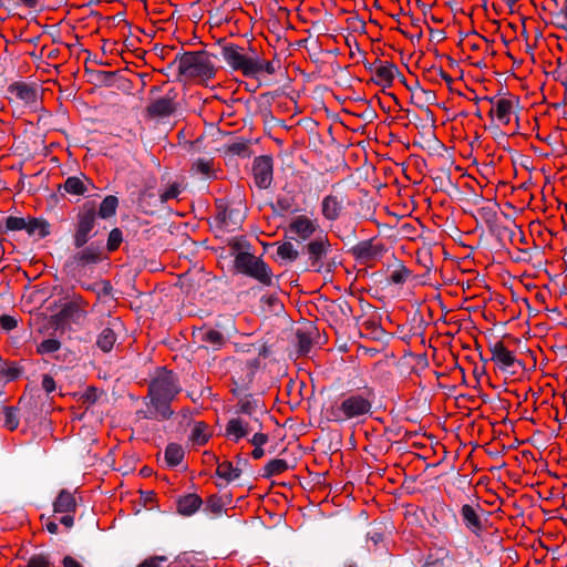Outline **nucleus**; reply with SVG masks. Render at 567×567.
Masks as SVG:
<instances>
[{
	"mask_svg": "<svg viewBox=\"0 0 567 567\" xmlns=\"http://www.w3.org/2000/svg\"><path fill=\"white\" fill-rule=\"evenodd\" d=\"M42 388L45 390V392L51 393L55 390V381L50 375H44L42 380Z\"/></svg>",
	"mask_w": 567,
	"mask_h": 567,
	"instance_id": "nucleus-44",
	"label": "nucleus"
},
{
	"mask_svg": "<svg viewBox=\"0 0 567 567\" xmlns=\"http://www.w3.org/2000/svg\"><path fill=\"white\" fill-rule=\"evenodd\" d=\"M329 247L330 243L327 236L318 237L307 245V252L312 267H321V259L327 254Z\"/></svg>",
	"mask_w": 567,
	"mask_h": 567,
	"instance_id": "nucleus-13",
	"label": "nucleus"
},
{
	"mask_svg": "<svg viewBox=\"0 0 567 567\" xmlns=\"http://www.w3.org/2000/svg\"><path fill=\"white\" fill-rule=\"evenodd\" d=\"M6 226L9 230H12V231L25 230L27 219H24L22 217L10 216L6 220Z\"/></svg>",
	"mask_w": 567,
	"mask_h": 567,
	"instance_id": "nucleus-39",
	"label": "nucleus"
},
{
	"mask_svg": "<svg viewBox=\"0 0 567 567\" xmlns=\"http://www.w3.org/2000/svg\"><path fill=\"white\" fill-rule=\"evenodd\" d=\"M14 100L31 103L35 100V91L25 83H13L8 89Z\"/></svg>",
	"mask_w": 567,
	"mask_h": 567,
	"instance_id": "nucleus-20",
	"label": "nucleus"
},
{
	"mask_svg": "<svg viewBox=\"0 0 567 567\" xmlns=\"http://www.w3.org/2000/svg\"><path fill=\"white\" fill-rule=\"evenodd\" d=\"M85 316V310L76 302L66 303L56 315L58 324L79 323Z\"/></svg>",
	"mask_w": 567,
	"mask_h": 567,
	"instance_id": "nucleus-14",
	"label": "nucleus"
},
{
	"mask_svg": "<svg viewBox=\"0 0 567 567\" xmlns=\"http://www.w3.org/2000/svg\"><path fill=\"white\" fill-rule=\"evenodd\" d=\"M216 474L226 482H231L239 477L240 470L235 467L231 462L224 461L218 463Z\"/></svg>",
	"mask_w": 567,
	"mask_h": 567,
	"instance_id": "nucleus-25",
	"label": "nucleus"
},
{
	"mask_svg": "<svg viewBox=\"0 0 567 567\" xmlns=\"http://www.w3.org/2000/svg\"><path fill=\"white\" fill-rule=\"evenodd\" d=\"M25 567H54L48 555L37 554L32 555Z\"/></svg>",
	"mask_w": 567,
	"mask_h": 567,
	"instance_id": "nucleus-34",
	"label": "nucleus"
},
{
	"mask_svg": "<svg viewBox=\"0 0 567 567\" xmlns=\"http://www.w3.org/2000/svg\"><path fill=\"white\" fill-rule=\"evenodd\" d=\"M94 225L95 209L93 207L82 209L78 215V224L74 234V245L76 248H81L87 243Z\"/></svg>",
	"mask_w": 567,
	"mask_h": 567,
	"instance_id": "nucleus-8",
	"label": "nucleus"
},
{
	"mask_svg": "<svg viewBox=\"0 0 567 567\" xmlns=\"http://www.w3.org/2000/svg\"><path fill=\"white\" fill-rule=\"evenodd\" d=\"M115 341L116 334L114 330L111 328H104L97 337L96 344L102 351L109 352L112 350Z\"/></svg>",
	"mask_w": 567,
	"mask_h": 567,
	"instance_id": "nucleus-27",
	"label": "nucleus"
},
{
	"mask_svg": "<svg viewBox=\"0 0 567 567\" xmlns=\"http://www.w3.org/2000/svg\"><path fill=\"white\" fill-rule=\"evenodd\" d=\"M231 247H233L234 249H239V247H240V246H239V244H238V243H235V244H233V245H231Z\"/></svg>",
	"mask_w": 567,
	"mask_h": 567,
	"instance_id": "nucleus-52",
	"label": "nucleus"
},
{
	"mask_svg": "<svg viewBox=\"0 0 567 567\" xmlns=\"http://www.w3.org/2000/svg\"><path fill=\"white\" fill-rule=\"evenodd\" d=\"M203 340L213 344V346H220L223 343V334L214 329H209L204 332Z\"/></svg>",
	"mask_w": 567,
	"mask_h": 567,
	"instance_id": "nucleus-41",
	"label": "nucleus"
},
{
	"mask_svg": "<svg viewBox=\"0 0 567 567\" xmlns=\"http://www.w3.org/2000/svg\"><path fill=\"white\" fill-rule=\"evenodd\" d=\"M451 508L443 502H437L433 506V520L441 526L446 525V517L451 513Z\"/></svg>",
	"mask_w": 567,
	"mask_h": 567,
	"instance_id": "nucleus-31",
	"label": "nucleus"
},
{
	"mask_svg": "<svg viewBox=\"0 0 567 567\" xmlns=\"http://www.w3.org/2000/svg\"><path fill=\"white\" fill-rule=\"evenodd\" d=\"M251 69H252L251 73L249 75L250 78H256L262 73L272 75L277 71V68L272 61H266V60H261L259 58H254Z\"/></svg>",
	"mask_w": 567,
	"mask_h": 567,
	"instance_id": "nucleus-24",
	"label": "nucleus"
},
{
	"mask_svg": "<svg viewBox=\"0 0 567 567\" xmlns=\"http://www.w3.org/2000/svg\"><path fill=\"white\" fill-rule=\"evenodd\" d=\"M489 350L492 353V361L501 370H508L515 364L516 358L514 353L508 350L502 341L495 342Z\"/></svg>",
	"mask_w": 567,
	"mask_h": 567,
	"instance_id": "nucleus-12",
	"label": "nucleus"
},
{
	"mask_svg": "<svg viewBox=\"0 0 567 567\" xmlns=\"http://www.w3.org/2000/svg\"><path fill=\"white\" fill-rule=\"evenodd\" d=\"M17 324L18 320L12 316L2 315L0 317V327L6 331L13 330L17 327Z\"/></svg>",
	"mask_w": 567,
	"mask_h": 567,
	"instance_id": "nucleus-43",
	"label": "nucleus"
},
{
	"mask_svg": "<svg viewBox=\"0 0 567 567\" xmlns=\"http://www.w3.org/2000/svg\"><path fill=\"white\" fill-rule=\"evenodd\" d=\"M62 567H83V565L72 556H65L62 559Z\"/></svg>",
	"mask_w": 567,
	"mask_h": 567,
	"instance_id": "nucleus-46",
	"label": "nucleus"
},
{
	"mask_svg": "<svg viewBox=\"0 0 567 567\" xmlns=\"http://www.w3.org/2000/svg\"><path fill=\"white\" fill-rule=\"evenodd\" d=\"M53 508L56 514H74L76 501L73 493L62 489L53 503Z\"/></svg>",
	"mask_w": 567,
	"mask_h": 567,
	"instance_id": "nucleus-16",
	"label": "nucleus"
},
{
	"mask_svg": "<svg viewBox=\"0 0 567 567\" xmlns=\"http://www.w3.org/2000/svg\"><path fill=\"white\" fill-rule=\"evenodd\" d=\"M373 401L374 392L370 388L344 393L328 409V419L334 422L359 419L371 413Z\"/></svg>",
	"mask_w": 567,
	"mask_h": 567,
	"instance_id": "nucleus-2",
	"label": "nucleus"
},
{
	"mask_svg": "<svg viewBox=\"0 0 567 567\" xmlns=\"http://www.w3.org/2000/svg\"><path fill=\"white\" fill-rule=\"evenodd\" d=\"M178 71L187 79L200 81L210 80L216 73L213 56L206 51L184 53L178 60Z\"/></svg>",
	"mask_w": 567,
	"mask_h": 567,
	"instance_id": "nucleus-3",
	"label": "nucleus"
},
{
	"mask_svg": "<svg viewBox=\"0 0 567 567\" xmlns=\"http://www.w3.org/2000/svg\"><path fill=\"white\" fill-rule=\"evenodd\" d=\"M118 206V199L117 197L113 196V195H109L106 196L101 205H100V208H99V216L101 218H109V217H112L113 215H115L116 213V208Z\"/></svg>",
	"mask_w": 567,
	"mask_h": 567,
	"instance_id": "nucleus-28",
	"label": "nucleus"
},
{
	"mask_svg": "<svg viewBox=\"0 0 567 567\" xmlns=\"http://www.w3.org/2000/svg\"><path fill=\"white\" fill-rule=\"evenodd\" d=\"M234 266L243 275L251 277L265 286L272 284V271L268 265L254 254L240 251L235 256Z\"/></svg>",
	"mask_w": 567,
	"mask_h": 567,
	"instance_id": "nucleus-4",
	"label": "nucleus"
},
{
	"mask_svg": "<svg viewBox=\"0 0 567 567\" xmlns=\"http://www.w3.org/2000/svg\"><path fill=\"white\" fill-rule=\"evenodd\" d=\"M41 0H20L21 4L29 9H34L39 6Z\"/></svg>",
	"mask_w": 567,
	"mask_h": 567,
	"instance_id": "nucleus-49",
	"label": "nucleus"
},
{
	"mask_svg": "<svg viewBox=\"0 0 567 567\" xmlns=\"http://www.w3.org/2000/svg\"><path fill=\"white\" fill-rule=\"evenodd\" d=\"M268 442V435L264 433H256L252 439L250 440V443L254 446H264Z\"/></svg>",
	"mask_w": 567,
	"mask_h": 567,
	"instance_id": "nucleus-45",
	"label": "nucleus"
},
{
	"mask_svg": "<svg viewBox=\"0 0 567 567\" xmlns=\"http://www.w3.org/2000/svg\"><path fill=\"white\" fill-rule=\"evenodd\" d=\"M99 258L100 254L92 247L83 249L75 256V259L82 264H94Z\"/></svg>",
	"mask_w": 567,
	"mask_h": 567,
	"instance_id": "nucleus-33",
	"label": "nucleus"
},
{
	"mask_svg": "<svg viewBox=\"0 0 567 567\" xmlns=\"http://www.w3.org/2000/svg\"><path fill=\"white\" fill-rule=\"evenodd\" d=\"M264 455H265V451H264L262 446H255V449H254V450H252V452H251V456H252L255 460H259V458H261Z\"/></svg>",
	"mask_w": 567,
	"mask_h": 567,
	"instance_id": "nucleus-48",
	"label": "nucleus"
},
{
	"mask_svg": "<svg viewBox=\"0 0 567 567\" xmlns=\"http://www.w3.org/2000/svg\"><path fill=\"white\" fill-rule=\"evenodd\" d=\"M250 429L244 420L235 417L228 421L226 425V435L228 439L238 442L240 439L248 435Z\"/></svg>",
	"mask_w": 567,
	"mask_h": 567,
	"instance_id": "nucleus-19",
	"label": "nucleus"
},
{
	"mask_svg": "<svg viewBox=\"0 0 567 567\" xmlns=\"http://www.w3.org/2000/svg\"><path fill=\"white\" fill-rule=\"evenodd\" d=\"M559 14L564 19L566 28H567V0H564L563 6L559 11Z\"/></svg>",
	"mask_w": 567,
	"mask_h": 567,
	"instance_id": "nucleus-50",
	"label": "nucleus"
},
{
	"mask_svg": "<svg viewBox=\"0 0 567 567\" xmlns=\"http://www.w3.org/2000/svg\"><path fill=\"white\" fill-rule=\"evenodd\" d=\"M181 194V187L177 183H173L168 185L163 193L161 194L162 202H168L171 199L176 198Z\"/></svg>",
	"mask_w": 567,
	"mask_h": 567,
	"instance_id": "nucleus-40",
	"label": "nucleus"
},
{
	"mask_svg": "<svg viewBox=\"0 0 567 567\" xmlns=\"http://www.w3.org/2000/svg\"><path fill=\"white\" fill-rule=\"evenodd\" d=\"M25 231L31 236L37 235L43 238L49 235V224L42 219L30 218L27 220Z\"/></svg>",
	"mask_w": 567,
	"mask_h": 567,
	"instance_id": "nucleus-26",
	"label": "nucleus"
},
{
	"mask_svg": "<svg viewBox=\"0 0 567 567\" xmlns=\"http://www.w3.org/2000/svg\"><path fill=\"white\" fill-rule=\"evenodd\" d=\"M491 109L488 115L496 121L498 126H507L511 124L514 115L516 101L513 97H491L488 99Z\"/></svg>",
	"mask_w": 567,
	"mask_h": 567,
	"instance_id": "nucleus-6",
	"label": "nucleus"
},
{
	"mask_svg": "<svg viewBox=\"0 0 567 567\" xmlns=\"http://www.w3.org/2000/svg\"><path fill=\"white\" fill-rule=\"evenodd\" d=\"M461 515L466 528L473 534L480 535L483 530V524L477 509L470 504H464L461 508Z\"/></svg>",
	"mask_w": 567,
	"mask_h": 567,
	"instance_id": "nucleus-15",
	"label": "nucleus"
},
{
	"mask_svg": "<svg viewBox=\"0 0 567 567\" xmlns=\"http://www.w3.org/2000/svg\"><path fill=\"white\" fill-rule=\"evenodd\" d=\"M147 112L152 116H167L174 112V103L172 99L161 97L148 105Z\"/></svg>",
	"mask_w": 567,
	"mask_h": 567,
	"instance_id": "nucleus-21",
	"label": "nucleus"
},
{
	"mask_svg": "<svg viewBox=\"0 0 567 567\" xmlns=\"http://www.w3.org/2000/svg\"><path fill=\"white\" fill-rule=\"evenodd\" d=\"M347 203V195L337 190V185H333L331 192L323 196L320 203L321 215L326 220L334 221L343 214Z\"/></svg>",
	"mask_w": 567,
	"mask_h": 567,
	"instance_id": "nucleus-5",
	"label": "nucleus"
},
{
	"mask_svg": "<svg viewBox=\"0 0 567 567\" xmlns=\"http://www.w3.org/2000/svg\"><path fill=\"white\" fill-rule=\"evenodd\" d=\"M60 342L55 339L43 340L39 347L38 352L41 354L53 353L60 349Z\"/></svg>",
	"mask_w": 567,
	"mask_h": 567,
	"instance_id": "nucleus-38",
	"label": "nucleus"
},
{
	"mask_svg": "<svg viewBox=\"0 0 567 567\" xmlns=\"http://www.w3.org/2000/svg\"><path fill=\"white\" fill-rule=\"evenodd\" d=\"M411 276V270L403 264H399L390 274L389 280L395 285L404 284Z\"/></svg>",
	"mask_w": 567,
	"mask_h": 567,
	"instance_id": "nucleus-30",
	"label": "nucleus"
},
{
	"mask_svg": "<svg viewBox=\"0 0 567 567\" xmlns=\"http://www.w3.org/2000/svg\"><path fill=\"white\" fill-rule=\"evenodd\" d=\"M277 254L282 259L295 260L298 257V251L291 243H284L277 249Z\"/></svg>",
	"mask_w": 567,
	"mask_h": 567,
	"instance_id": "nucleus-35",
	"label": "nucleus"
},
{
	"mask_svg": "<svg viewBox=\"0 0 567 567\" xmlns=\"http://www.w3.org/2000/svg\"><path fill=\"white\" fill-rule=\"evenodd\" d=\"M210 437L212 431L207 423L203 421L194 422L189 434V441L193 445L203 446L209 441Z\"/></svg>",
	"mask_w": 567,
	"mask_h": 567,
	"instance_id": "nucleus-17",
	"label": "nucleus"
},
{
	"mask_svg": "<svg viewBox=\"0 0 567 567\" xmlns=\"http://www.w3.org/2000/svg\"><path fill=\"white\" fill-rule=\"evenodd\" d=\"M64 189L66 193L72 195H83L86 192V187L80 177L71 176L68 177L64 183Z\"/></svg>",
	"mask_w": 567,
	"mask_h": 567,
	"instance_id": "nucleus-29",
	"label": "nucleus"
},
{
	"mask_svg": "<svg viewBox=\"0 0 567 567\" xmlns=\"http://www.w3.org/2000/svg\"><path fill=\"white\" fill-rule=\"evenodd\" d=\"M123 240L122 231L118 228H114L110 231L107 238V249L110 251L116 250Z\"/></svg>",
	"mask_w": 567,
	"mask_h": 567,
	"instance_id": "nucleus-37",
	"label": "nucleus"
},
{
	"mask_svg": "<svg viewBox=\"0 0 567 567\" xmlns=\"http://www.w3.org/2000/svg\"><path fill=\"white\" fill-rule=\"evenodd\" d=\"M318 227V223L306 215L296 216L289 225L290 231L302 240L310 238Z\"/></svg>",
	"mask_w": 567,
	"mask_h": 567,
	"instance_id": "nucleus-11",
	"label": "nucleus"
},
{
	"mask_svg": "<svg viewBox=\"0 0 567 567\" xmlns=\"http://www.w3.org/2000/svg\"><path fill=\"white\" fill-rule=\"evenodd\" d=\"M45 527H47L48 532L51 534H56L59 530V526L54 522H49Z\"/></svg>",
	"mask_w": 567,
	"mask_h": 567,
	"instance_id": "nucleus-51",
	"label": "nucleus"
},
{
	"mask_svg": "<svg viewBox=\"0 0 567 567\" xmlns=\"http://www.w3.org/2000/svg\"><path fill=\"white\" fill-rule=\"evenodd\" d=\"M202 504L203 501L197 494H186L178 498L177 511L184 516H190L200 508Z\"/></svg>",
	"mask_w": 567,
	"mask_h": 567,
	"instance_id": "nucleus-18",
	"label": "nucleus"
},
{
	"mask_svg": "<svg viewBox=\"0 0 567 567\" xmlns=\"http://www.w3.org/2000/svg\"><path fill=\"white\" fill-rule=\"evenodd\" d=\"M3 413L6 427L10 431L16 430L19 425V420L17 417L16 411L12 408L6 406Z\"/></svg>",
	"mask_w": 567,
	"mask_h": 567,
	"instance_id": "nucleus-36",
	"label": "nucleus"
},
{
	"mask_svg": "<svg viewBox=\"0 0 567 567\" xmlns=\"http://www.w3.org/2000/svg\"><path fill=\"white\" fill-rule=\"evenodd\" d=\"M185 456L184 447L177 443H169L164 452V458L168 467L179 465Z\"/></svg>",
	"mask_w": 567,
	"mask_h": 567,
	"instance_id": "nucleus-22",
	"label": "nucleus"
},
{
	"mask_svg": "<svg viewBox=\"0 0 567 567\" xmlns=\"http://www.w3.org/2000/svg\"><path fill=\"white\" fill-rule=\"evenodd\" d=\"M372 80L377 85L389 87L392 85L395 74L398 73V66L391 62L380 61L371 69Z\"/></svg>",
	"mask_w": 567,
	"mask_h": 567,
	"instance_id": "nucleus-10",
	"label": "nucleus"
},
{
	"mask_svg": "<svg viewBox=\"0 0 567 567\" xmlns=\"http://www.w3.org/2000/svg\"><path fill=\"white\" fill-rule=\"evenodd\" d=\"M181 389L172 371L161 369L148 386L151 413L156 419L166 420L173 414L169 406Z\"/></svg>",
	"mask_w": 567,
	"mask_h": 567,
	"instance_id": "nucleus-1",
	"label": "nucleus"
},
{
	"mask_svg": "<svg viewBox=\"0 0 567 567\" xmlns=\"http://www.w3.org/2000/svg\"><path fill=\"white\" fill-rule=\"evenodd\" d=\"M167 561L165 556H152L144 559L137 565V567H163V564Z\"/></svg>",
	"mask_w": 567,
	"mask_h": 567,
	"instance_id": "nucleus-42",
	"label": "nucleus"
},
{
	"mask_svg": "<svg viewBox=\"0 0 567 567\" xmlns=\"http://www.w3.org/2000/svg\"><path fill=\"white\" fill-rule=\"evenodd\" d=\"M272 159L270 156L255 158L252 165L254 182L260 189L268 188L272 183Z\"/></svg>",
	"mask_w": 567,
	"mask_h": 567,
	"instance_id": "nucleus-9",
	"label": "nucleus"
},
{
	"mask_svg": "<svg viewBox=\"0 0 567 567\" xmlns=\"http://www.w3.org/2000/svg\"><path fill=\"white\" fill-rule=\"evenodd\" d=\"M288 468L289 466L287 461L282 458L270 460L262 468V477L270 478L278 476L288 471Z\"/></svg>",
	"mask_w": 567,
	"mask_h": 567,
	"instance_id": "nucleus-23",
	"label": "nucleus"
},
{
	"mask_svg": "<svg viewBox=\"0 0 567 567\" xmlns=\"http://www.w3.org/2000/svg\"><path fill=\"white\" fill-rule=\"evenodd\" d=\"M60 523L63 524L65 527L70 528L74 523L73 515L65 514L64 516L61 517Z\"/></svg>",
	"mask_w": 567,
	"mask_h": 567,
	"instance_id": "nucleus-47",
	"label": "nucleus"
},
{
	"mask_svg": "<svg viewBox=\"0 0 567 567\" xmlns=\"http://www.w3.org/2000/svg\"><path fill=\"white\" fill-rule=\"evenodd\" d=\"M193 169L206 177L215 175L214 162L212 159L199 158L193 164Z\"/></svg>",
	"mask_w": 567,
	"mask_h": 567,
	"instance_id": "nucleus-32",
	"label": "nucleus"
},
{
	"mask_svg": "<svg viewBox=\"0 0 567 567\" xmlns=\"http://www.w3.org/2000/svg\"><path fill=\"white\" fill-rule=\"evenodd\" d=\"M223 56L231 69L240 71L245 76L250 75L254 58L245 54L243 48L227 45L223 49Z\"/></svg>",
	"mask_w": 567,
	"mask_h": 567,
	"instance_id": "nucleus-7",
	"label": "nucleus"
}]
</instances>
